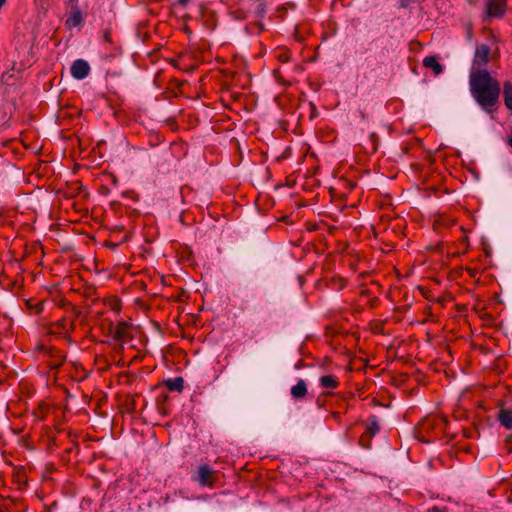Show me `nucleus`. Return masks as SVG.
<instances>
[{
  "label": "nucleus",
  "instance_id": "1",
  "mask_svg": "<svg viewBox=\"0 0 512 512\" xmlns=\"http://www.w3.org/2000/svg\"><path fill=\"white\" fill-rule=\"evenodd\" d=\"M469 87L477 104L485 112L491 113L499 101L501 92L499 81L486 69H474L469 75Z\"/></svg>",
  "mask_w": 512,
  "mask_h": 512
},
{
  "label": "nucleus",
  "instance_id": "2",
  "mask_svg": "<svg viewBox=\"0 0 512 512\" xmlns=\"http://www.w3.org/2000/svg\"><path fill=\"white\" fill-rule=\"evenodd\" d=\"M80 315L78 311L74 317L63 316L61 319L47 325L46 332L57 338H63L69 345L74 343L71 333L75 330L76 318Z\"/></svg>",
  "mask_w": 512,
  "mask_h": 512
},
{
  "label": "nucleus",
  "instance_id": "3",
  "mask_svg": "<svg viewBox=\"0 0 512 512\" xmlns=\"http://www.w3.org/2000/svg\"><path fill=\"white\" fill-rule=\"evenodd\" d=\"M37 350L42 352L47 357V364L50 369H59L66 360V355L58 348L53 346L38 345Z\"/></svg>",
  "mask_w": 512,
  "mask_h": 512
},
{
  "label": "nucleus",
  "instance_id": "4",
  "mask_svg": "<svg viewBox=\"0 0 512 512\" xmlns=\"http://www.w3.org/2000/svg\"><path fill=\"white\" fill-rule=\"evenodd\" d=\"M380 432V425L376 416H371L368 419L366 430L359 438V445L363 448L369 449L371 447V439Z\"/></svg>",
  "mask_w": 512,
  "mask_h": 512
},
{
  "label": "nucleus",
  "instance_id": "5",
  "mask_svg": "<svg viewBox=\"0 0 512 512\" xmlns=\"http://www.w3.org/2000/svg\"><path fill=\"white\" fill-rule=\"evenodd\" d=\"M490 47L486 44H480L476 47L472 69H483L482 67L485 66L489 61V55H490Z\"/></svg>",
  "mask_w": 512,
  "mask_h": 512
},
{
  "label": "nucleus",
  "instance_id": "6",
  "mask_svg": "<svg viewBox=\"0 0 512 512\" xmlns=\"http://www.w3.org/2000/svg\"><path fill=\"white\" fill-rule=\"evenodd\" d=\"M132 325L126 321H120L113 329V338L120 343H127L132 339L131 336Z\"/></svg>",
  "mask_w": 512,
  "mask_h": 512
},
{
  "label": "nucleus",
  "instance_id": "7",
  "mask_svg": "<svg viewBox=\"0 0 512 512\" xmlns=\"http://www.w3.org/2000/svg\"><path fill=\"white\" fill-rule=\"evenodd\" d=\"M70 71L75 79L82 80L89 75L90 66L87 61L77 59L73 62Z\"/></svg>",
  "mask_w": 512,
  "mask_h": 512
},
{
  "label": "nucleus",
  "instance_id": "8",
  "mask_svg": "<svg viewBox=\"0 0 512 512\" xmlns=\"http://www.w3.org/2000/svg\"><path fill=\"white\" fill-rule=\"evenodd\" d=\"M506 11V0H488L486 13L489 17H502Z\"/></svg>",
  "mask_w": 512,
  "mask_h": 512
},
{
  "label": "nucleus",
  "instance_id": "9",
  "mask_svg": "<svg viewBox=\"0 0 512 512\" xmlns=\"http://www.w3.org/2000/svg\"><path fill=\"white\" fill-rule=\"evenodd\" d=\"M83 24V17L80 9L77 5L72 7V12L69 17L65 21V25L67 28L71 29L74 27L81 26Z\"/></svg>",
  "mask_w": 512,
  "mask_h": 512
},
{
  "label": "nucleus",
  "instance_id": "10",
  "mask_svg": "<svg viewBox=\"0 0 512 512\" xmlns=\"http://www.w3.org/2000/svg\"><path fill=\"white\" fill-rule=\"evenodd\" d=\"M496 418L501 426L507 430H512V409L500 408Z\"/></svg>",
  "mask_w": 512,
  "mask_h": 512
},
{
  "label": "nucleus",
  "instance_id": "11",
  "mask_svg": "<svg viewBox=\"0 0 512 512\" xmlns=\"http://www.w3.org/2000/svg\"><path fill=\"white\" fill-rule=\"evenodd\" d=\"M319 383L323 389L327 390L336 389L340 385L338 377L333 374L321 376Z\"/></svg>",
  "mask_w": 512,
  "mask_h": 512
},
{
  "label": "nucleus",
  "instance_id": "12",
  "mask_svg": "<svg viewBox=\"0 0 512 512\" xmlns=\"http://www.w3.org/2000/svg\"><path fill=\"white\" fill-rule=\"evenodd\" d=\"M290 393L294 399L304 398L308 393L306 382L303 379H299L296 385L291 387Z\"/></svg>",
  "mask_w": 512,
  "mask_h": 512
},
{
  "label": "nucleus",
  "instance_id": "13",
  "mask_svg": "<svg viewBox=\"0 0 512 512\" xmlns=\"http://www.w3.org/2000/svg\"><path fill=\"white\" fill-rule=\"evenodd\" d=\"M423 66L427 69H431L435 75H439L443 71V66L438 62L437 57L427 56L423 59Z\"/></svg>",
  "mask_w": 512,
  "mask_h": 512
},
{
  "label": "nucleus",
  "instance_id": "14",
  "mask_svg": "<svg viewBox=\"0 0 512 512\" xmlns=\"http://www.w3.org/2000/svg\"><path fill=\"white\" fill-rule=\"evenodd\" d=\"M502 94L505 106L512 112V83L510 81L504 82Z\"/></svg>",
  "mask_w": 512,
  "mask_h": 512
},
{
  "label": "nucleus",
  "instance_id": "15",
  "mask_svg": "<svg viewBox=\"0 0 512 512\" xmlns=\"http://www.w3.org/2000/svg\"><path fill=\"white\" fill-rule=\"evenodd\" d=\"M164 384L169 391L181 392L184 389V379L182 377L165 380Z\"/></svg>",
  "mask_w": 512,
  "mask_h": 512
},
{
  "label": "nucleus",
  "instance_id": "16",
  "mask_svg": "<svg viewBox=\"0 0 512 512\" xmlns=\"http://www.w3.org/2000/svg\"><path fill=\"white\" fill-rule=\"evenodd\" d=\"M199 480H209L213 476L212 468L207 465H201L198 469Z\"/></svg>",
  "mask_w": 512,
  "mask_h": 512
},
{
  "label": "nucleus",
  "instance_id": "17",
  "mask_svg": "<svg viewBox=\"0 0 512 512\" xmlns=\"http://www.w3.org/2000/svg\"><path fill=\"white\" fill-rule=\"evenodd\" d=\"M292 54L290 50L286 48H279L276 52V58L283 63H287L291 60Z\"/></svg>",
  "mask_w": 512,
  "mask_h": 512
},
{
  "label": "nucleus",
  "instance_id": "18",
  "mask_svg": "<svg viewBox=\"0 0 512 512\" xmlns=\"http://www.w3.org/2000/svg\"><path fill=\"white\" fill-rule=\"evenodd\" d=\"M330 286L333 289L342 290L347 286V280L339 276L332 277L330 281Z\"/></svg>",
  "mask_w": 512,
  "mask_h": 512
},
{
  "label": "nucleus",
  "instance_id": "19",
  "mask_svg": "<svg viewBox=\"0 0 512 512\" xmlns=\"http://www.w3.org/2000/svg\"><path fill=\"white\" fill-rule=\"evenodd\" d=\"M369 139L372 143V152H376L377 151V144H378V136L376 133H371L369 135Z\"/></svg>",
  "mask_w": 512,
  "mask_h": 512
},
{
  "label": "nucleus",
  "instance_id": "20",
  "mask_svg": "<svg viewBox=\"0 0 512 512\" xmlns=\"http://www.w3.org/2000/svg\"><path fill=\"white\" fill-rule=\"evenodd\" d=\"M505 447L509 453H512V434H508L505 437Z\"/></svg>",
  "mask_w": 512,
  "mask_h": 512
},
{
  "label": "nucleus",
  "instance_id": "21",
  "mask_svg": "<svg viewBox=\"0 0 512 512\" xmlns=\"http://www.w3.org/2000/svg\"><path fill=\"white\" fill-rule=\"evenodd\" d=\"M231 13L234 14L235 18L239 19V20L246 19V17H247L246 12L243 11L242 9L241 10L232 11Z\"/></svg>",
  "mask_w": 512,
  "mask_h": 512
},
{
  "label": "nucleus",
  "instance_id": "22",
  "mask_svg": "<svg viewBox=\"0 0 512 512\" xmlns=\"http://www.w3.org/2000/svg\"><path fill=\"white\" fill-rule=\"evenodd\" d=\"M103 40L106 43H109V44L112 43L111 32L109 30L104 31Z\"/></svg>",
  "mask_w": 512,
  "mask_h": 512
},
{
  "label": "nucleus",
  "instance_id": "23",
  "mask_svg": "<svg viewBox=\"0 0 512 512\" xmlns=\"http://www.w3.org/2000/svg\"><path fill=\"white\" fill-rule=\"evenodd\" d=\"M42 310H43V304L42 303H37L36 306H35V312L36 313H40Z\"/></svg>",
  "mask_w": 512,
  "mask_h": 512
},
{
  "label": "nucleus",
  "instance_id": "24",
  "mask_svg": "<svg viewBox=\"0 0 512 512\" xmlns=\"http://www.w3.org/2000/svg\"><path fill=\"white\" fill-rule=\"evenodd\" d=\"M428 512H445L442 508L439 507H432L428 510Z\"/></svg>",
  "mask_w": 512,
  "mask_h": 512
},
{
  "label": "nucleus",
  "instance_id": "25",
  "mask_svg": "<svg viewBox=\"0 0 512 512\" xmlns=\"http://www.w3.org/2000/svg\"><path fill=\"white\" fill-rule=\"evenodd\" d=\"M295 38H296L297 41H300V42L303 41V37L300 36V34L298 33V29L297 28L295 29Z\"/></svg>",
  "mask_w": 512,
  "mask_h": 512
},
{
  "label": "nucleus",
  "instance_id": "26",
  "mask_svg": "<svg viewBox=\"0 0 512 512\" xmlns=\"http://www.w3.org/2000/svg\"><path fill=\"white\" fill-rule=\"evenodd\" d=\"M177 2L182 7H185L188 4L189 0H177Z\"/></svg>",
  "mask_w": 512,
  "mask_h": 512
},
{
  "label": "nucleus",
  "instance_id": "27",
  "mask_svg": "<svg viewBox=\"0 0 512 512\" xmlns=\"http://www.w3.org/2000/svg\"><path fill=\"white\" fill-rule=\"evenodd\" d=\"M286 10H287V9H286V7H285L284 5H282V6H280V7L278 8V12H281V13H282V12H285Z\"/></svg>",
  "mask_w": 512,
  "mask_h": 512
},
{
  "label": "nucleus",
  "instance_id": "28",
  "mask_svg": "<svg viewBox=\"0 0 512 512\" xmlns=\"http://www.w3.org/2000/svg\"><path fill=\"white\" fill-rule=\"evenodd\" d=\"M430 425V421L429 420H426L422 426H423V429H426V427H428Z\"/></svg>",
  "mask_w": 512,
  "mask_h": 512
},
{
  "label": "nucleus",
  "instance_id": "29",
  "mask_svg": "<svg viewBox=\"0 0 512 512\" xmlns=\"http://www.w3.org/2000/svg\"><path fill=\"white\" fill-rule=\"evenodd\" d=\"M332 415H333V417L335 419H339L340 418V413L339 412H334Z\"/></svg>",
  "mask_w": 512,
  "mask_h": 512
},
{
  "label": "nucleus",
  "instance_id": "30",
  "mask_svg": "<svg viewBox=\"0 0 512 512\" xmlns=\"http://www.w3.org/2000/svg\"><path fill=\"white\" fill-rule=\"evenodd\" d=\"M200 483L203 484V485H206V484L211 485L212 484V482H206V481H203V482H200Z\"/></svg>",
  "mask_w": 512,
  "mask_h": 512
},
{
  "label": "nucleus",
  "instance_id": "31",
  "mask_svg": "<svg viewBox=\"0 0 512 512\" xmlns=\"http://www.w3.org/2000/svg\"><path fill=\"white\" fill-rule=\"evenodd\" d=\"M508 143L510 146H512V136L509 138Z\"/></svg>",
  "mask_w": 512,
  "mask_h": 512
},
{
  "label": "nucleus",
  "instance_id": "32",
  "mask_svg": "<svg viewBox=\"0 0 512 512\" xmlns=\"http://www.w3.org/2000/svg\"><path fill=\"white\" fill-rule=\"evenodd\" d=\"M6 0H0V6H2L3 4H5Z\"/></svg>",
  "mask_w": 512,
  "mask_h": 512
},
{
  "label": "nucleus",
  "instance_id": "33",
  "mask_svg": "<svg viewBox=\"0 0 512 512\" xmlns=\"http://www.w3.org/2000/svg\"><path fill=\"white\" fill-rule=\"evenodd\" d=\"M309 229H310V230H316V229H317V227H316V225H314V226H312V227H311V228H309Z\"/></svg>",
  "mask_w": 512,
  "mask_h": 512
},
{
  "label": "nucleus",
  "instance_id": "34",
  "mask_svg": "<svg viewBox=\"0 0 512 512\" xmlns=\"http://www.w3.org/2000/svg\"><path fill=\"white\" fill-rule=\"evenodd\" d=\"M71 2H73L74 0H70Z\"/></svg>",
  "mask_w": 512,
  "mask_h": 512
}]
</instances>
